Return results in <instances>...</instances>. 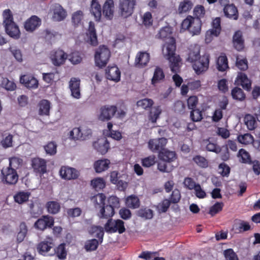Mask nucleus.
I'll use <instances>...</instances> for the list:
<instances>
[{
    "instance_id": "nucleus-1",
    "label": "nucleus",
    "mask_w": 260,
    "mask_h": 260,
    "mask_svg": "<svg viewBox=\"0 0 260 260\" xmlns=\"http://www.w3.org/2000/svg\"><path fill=\"white\" fill-rule=\"evenodd\" d=\"M172 30L170 27L165 26L160 29L156 35L158 39L165 40L169 39L162 48V52L165 57L169 61L170 67L174 72H177L179 70V62L181 61L179 55L175 53L176 46L175 38L171 37Z\"/></svg>"
},
{
    "instance_id": "nucleus-2",
    "label": "nucleus",
    "mask_w": 260,
    "mask_h": 260,
    "mask_svg": "<svg viewBox=\"0 0 260 260\" xmlns=\"http://www.w3.org/2000/svg\"><path fill=\"white\" fill-rule=\"evenodd\" d=\"M186 60L192 63L193 70L199 75L208 69L210 55L208 54H205L201 56L200 46L194 45L189 48Z\"/></svg>"
},
{
    "instance_id": "nucleus-3",
    "label": "nucleus",
    "mask_w": 260,
    "mask_h": 260,
    "mask_svg": "<svg viewBox=\"0 0 260 260\" xmlns=\"http://www.w3.org/2000/svg\"><path fill=\"white\" fill-rule=\"evenodd\" d=\"M111 57V52L105 45H100L95 51L94 55L95 66L100 69L105 67Z\"/></svg>"
},
{
    "instance_id": "nucleus-4",
    "label": "nucleus",
    "mask_w": 260,
    "mask_h": 260,
    "mask_svg": "<svg viewBox=\"0 0 260 260\" xmlns=\"http://www.w3.org/2000/svg\"><path fill=\"white\" fill-rule=\"evenodd\" d=\"M201 20L196 19L191 15H188L181 23V28L188 30L192 36L199 35L202 27Z\"/></svg>"
},
{
    "instance_id": "nucleus-5",
    "label": "nucleus",
    "mask_w": 260,
    "mask_h": 260,
    "mask_svg": "<svg viewBox=\"0 0 260 260\" xmlns=\"http://www.w3.org/2000/svg\"><path fill=\"white\" fill-rule=\"evenodd\" d=\"M106 196L104 193H98L94 197V201L97 205H101V209L98 213L100 218L109 219L112 217L114 213V210L108 205L105 206Z\"/></svg>"
},
{
    "instance_id": "nucleus-6",
    "label": "nucleus",
    "mask_w": 260,
    "mask_h": 260,
    "mask_svg": "<svg viewBox=\"0 0 260 260\" xmlns=\"http://www.w3.org/2000/svg\"><path fill=\"white\" fill-rule=\"evenodd\" d=\"M136 5V0H119L118 5L119 15L125 18L131 16Z\"/></svg>"
},
{
    "instance_id": "nucleus-7",
    "label": "nucleus",
    "mask_w": 260,
    "mask_h": 260,
    "mask_svg": "<svg viewBox=\"0 0 260 260\" xmlns=\"http://www.w3.org/2000/svg\"><path fill=\"white\" fill-rule=\"evenodd\" d=\"M18 174L17 171L7 167H4L1 170V178L2 182L8 185H15L18 180Z\"/></svg>"
},
{
    "instance_id": "nucleus-8",
    "label": "nucleus",
    "mask_w": 260,
    "mask_h": 260,
    "mask_svg": "<svg viewBox=\"0 0 260 260\" xmlns=\"http://www.w3.org/2000/svg\"><path fill=\"white\" fill-rule=\"evenodd\" d=\"M117 108L114 105H105L100 108L98 119L102 121L111 120L116 114Z\"/></svg>"
},
{
    "instance_id": "nucleus-9",
    "label": "nucleus",
    "mask_w": 260,
    "mask_h": 260,
    "mask_svg": "<svg viewBox=\"0 0 260 260\" xmlns=\"http://www.w3.org/2000/svg\"><path fill=\"white\" fill-rule=\"evenodd\" d=\"M54 223V219L49 215H43L39 218L34 224L35 228L43 231L47 228H52Z\"/></svg>"
},
{
    "instance_id": "nucleus-10",
    "label": "nucleus",
    "mask_w": 260,
    "mask_h": 260,
    "mask_svg": "<svg viewBox=\"0 0 260 260\" xmlns=\"http://www.w3.org/2000/svg\"><path fill=\"white\" fill-rule=\"evenodd\" d=\"M31 166L36 174L43 175L47 172V161L44 159L40 157L33 158L31 160Z\"/></svg>"
},
{
    "instance_id": "nucleus-11",
    "label": "nucleus",
    "mask_w": 260,
    "mask_h": 260,
    "mask_svg": "<svg viewBox=\"0 0 260 260\" xmlns=\"http://www.w3.org/2000/svg\"><path fill=\"white\" fill-rule=\"evenodd\" d=\"M67 58V54L61 49L53 50L50 54V59L55 66L58 67L63 64Z\"/></svg>"
},
{
    "instance_id": "nucleus-12",
    "label": "nucleus",
    "mask_w": 260,
    "mask_h": 260,
    "mask_svg": "<svg viewBox=\"0 0 260 260\" xmlns=\"http://www.w3.org/2000/svg\"><path fill=\"white\" fill-rule=\"evenodd\" d=\"M59 174L62 179L67 180L76 179L80 175L77 170L69 166H62L59 170Z\"/></svg>"
},
{
    "instance_id": "nucleus-13",
    "label": "nucleus",
    "mask_w": 260,
    "mask_h": 260,
    "mask_svg": "<svg viewBox=\"0 0 260 260\" xmlns=\"http://www.w3.org/2000/svg\"><path fill=\"white\" fill-rule=\"evenodd\" d=\"M168 140L164 137L150 139L148 142V147L153 152H158L165 149Z\"/></svg>"
},
{
    "instance_id": "nucleus-14",
    "label": "nucleus",
    "mask_w": 260,
    "mask_h": 260,
    "mask_svg": "<svg viewBox=\"0 0 260 260\" xmlns=\"http://www.w3.org/2000/svg\"><path fill=\"white\" fill-rule=\"evenodd\" d=\"M212 28L208 30L206 34V40L210 39L212 37H218L221 30V19L220 17H216L212 22Z\"/></svg>"
},
{
    "instance_id": "nucleus-15",
    "label": "nucleus",
    "mask_w": 260,
    "mask_h": 260,
    "mask_svg": "<svg viewBox=\"0 0 260 260\" xmlns=\"http://www.w3.org/2000/svg\"><path fill=\"white\" fill-rule=\"evenodd\" d=\"M150 60V54L146 51L139 52L135 59V66L138 68H143L147 66Z\"/></svg>"
},
{
    "instance_id": "nucleus-16",
    "label": "nucleus",
    "mask_w": 260,
    "mask_h": 260,
    "mask_svg": "<svg viewBox=\"0 0 260 260\" xmlns=\"http://www.w3.org/2000/svg\"><path fill=\"white\" fill-rule=\"evenodd\" d=\"M41 19L36 15L31 16L24 23V28L27 31L32 32L41 24Z\"/></svg>"
},
{
    "instance_id": "nucleus-17",
    "label": "nucleus",
    "mask_w": 260,
    "mask_h": 260,
    "mask_svg": "<svg viewBox=\"0 0 260 260\" xmlns=\"http://www.w3.org/2000/svg\"><path fill=\"white\" fill-rule=\"evenodd\" d=\"M114 0H106L102 8V13L107 20H112L114 16Z\"/></svg>"
},
{
    "instance_id": "nucleus-18",
    "label": "nucleus",
    "mask_w": 260,
    "mask_h": 260,
    "mask_svg": "<svg viewBox=\"0 0 260 260\" xmlns=\"http://www.w3.org/2000/svg\"><path fill=\"white\" fill-rule=\"evenodd\" d=\"M69 88L71 91V95L75 99L81 98L80 80L79 79L73 77L69 82Z\"/></svg>"
},
{
    "instance_id": "nucleus-19",
    "label": "nucleus",
    "mask_w": 260,
    "mask_h": 260,
    "mask_svg": "<svg viewBox=\"0 0 260 260\" xmlns=\"http://www.w3.org/2000/svg\"><path fill=\"white\" fill-rule=\"evenodd\" d=\"M106 76L107 79L118 82L120 79L121 73L116 66H108L106 70Z\"/></svg>"
},
{
    "instance_id": "nucleus-20",
    "label": "nucleus",
    "mask_w": 260,
    "mask_h": 260,
    "mask_svg": "<svg viewBox=\"0 0 260 260\" xmlns=\"http://www.w3.org/2000/svg\"><path fill=\"white\" fill-rule=\"evenodd\" d=\"M93 146L97 152L103 155L106 154L109 149V143L106 139L103 138L94 142Z\"/></svg>"
},
{
    "instance_id": "nucleus-21",
    "label": "nucleus",
    "mask_w": 260,
    "mask_h": 260,
    "mask_svg": "<svg viewBox=\"0 0 260 260\" xmlns=\"http://www.w3.org/2000/svg\"><path fill=\"white\" fill-rule=\"evenodd\" d=\"M233 229L236 233L239 234L249 231L251 229V226L247 221L236 219L234 220Z\"/></svg>"
},
{
    "instance_id": "nucleus-22",
    "label": "nucleus",
    "mask_w": 260,
    "mask_h": 260,
    "mask_svg": "<svg viewBox=\"0 0 260 260\" xmlns=\"http://www.w3.org/2000/svg\"><path fill=\"white\" fill-rule=\"evenodd\" d=\"M236 82L237 85H241L244 89L247 91H250L251 88V81L244 73L240 72L238 74Z\"/></svg>"
},
{
    "instance_id": "nucleus-23",
    "label": "nucleus",
    "mask_w": 260,
    "mask_h": 260,
    "mask_svg": "<svg viewBox=\"0 0 260 260\" xmlns=\"http://www.w3.org/2000/svg\"><path fill=\"white\" fill-rule=\"evenodd\" d=\"M203 145L205 146L206 150L213 152L216 154L219 153L221 151V148L217 142L211 138L204 140Z\"/></svg>"
},
{
    "instance_id": "nucleus-24",
    "label": "nucleus",
    "mask_w": 260,
    "mask_h": 260,
    "mask_svg": "<svg viewBox=\"0 0 260 260\" xmlns=\"http://www.w3.org/2000/svg\"><path fill=\"white\" fill-rule=\"evenodd\" d=\"M6 33L11 38L18 39L20 37V31L18 25L14 22L4 26Z\"/></svg>"
},
{
    "instance_id": "nucleus-25",
    "label": "nucleus",
    "mask_w": 260,
    "mask_h": 260,
    "mask_svg": "<svg viewBox=\"0 0 260 260\" xmlns=\"http://www.w3.org/2000/svg\"><path fill=\"white\" fill-rule=\"evenodd\" d=\"M20 81L27 88H36L38 86V81L34 77L29 75L21 76Z\"/></svg>"
},
{
    "instance_id": "nucleus-26",
    "label": "nucleus",
    "mask_w": 260,
    "mask_h": 260,
    "mask_svg": "<svg viewBox=\"0 0 260 260\" xmlns=\"http://www.w3.org/2000/svg\"><path fill=\"white\" fill-rule=\"evenodd\" d=\"M233 43L234 48L240 51L244 47V40L243 37L242 32L240 30H237L233 37Z\"/></svg>"
},
{
    "instance_id": "nucleus-27",
    "label": "nucleus",
    "mask_w": 260,
    "mask_h": 260,
    "mask_svg": "<svg viewBox=\"0 0 260 260\" xmlns=\"http://www.w3.org/2000/svg\"><path fill=\"white\" fill-rule=\"evenodd\" d=\"M223 13L225 16L230 19L237 20L238 18V12L237 7L233 4L229 3L224 6Z\"/></svg>"
},
{
    "instance_id": "nucleus-28",
    "label": "nucleus",
    "mask_w": 260,
    "mask_h": 260,
    "mask_svg": "<svg viewBox=\"0 0 260 260\" xmlns=\"http://www.w3.org/2000/svg\"><path fill=\"white\" fill-rule=\"evenodd\" d=\"M90 12L94 17L96 21H100L102 17V10L101 5L97 0H92L90 6Z\"/></svg>"
},
{
    "instance_id": "nucleus-29",
    "label": "nucleus",
    "mask_w": 260,
    "mask_h": 260,
    "mask_svg": "<svg viewBox=\"0 0 260 260\" xmlns=\"http://www.w3.org/2000/svg\"><path fill=\"white\" fill-rule=\"evenodd\" d=\"M53 18L57 21L63 20L67 16V12L59 4H55L53 8Z\"/></svg>"
},
{
    "instance_id": "nucleus-30",
    "label": "nucleus",
    "mask_w": 260,
    "mask_h": 260,
    "mask_svg": "<svg viewBox=\"0 0 260 260\" xmlns=\"http://www.w3.org/2000/svg\"><path fill=\"white\" fill-rule=\"evenodd\" d=\"M158 157L161 160L171 162L176 158V154L174 151H169L165 149L159 152L158 153Z\"/></svg>"
},
{
    "instance_id": "nucleus-31",
    "label": "nucleus",
    "mask_w": 260,
    "mask_h": 260,
    "mask_svg": "<svg viewBox=\"0 0 260 260\" xmlns=\"http://www.w3.org/2000/svg\"><path fill=\"white\" fill-rule=\"evenodd\" d=\"M237 157L241 163L249 165L252 164V160L251 156L249 152L246 151L245 149H240L237 154Z\"/></svg>"
},
{
    "instance_id": "nucleus-32",
    "label": "nucleus",
    "mask_w": 260,
    "mask_h": 260,
    "mask_svg": "<svg viewBox=\"0 0 260 260\" xmlns=\"http://www.w3.org/2000/svg\"><path fill=\"white\" fill-rule=\"evenodd\" d=\"M110 161L108 159H100L94 163V168L97 173L105 171L109 167Z\"/></svg>"
},
{
    "instance_id": "nucleus-33",
    "label": "nucleus",
    "mask_w": 260,
    "mask_h": 260,
    "mask_svg": "<svg viewBox=\"0 0 260 260\" xmlns=\"http://www.w3.org/2000/svg\"><path fill=\"white\" fill-rule=\"evenodd\" d=\"M217 69L219 71L224 72L229 68L228 60L224 53H221L216 61Z\"/></svg>"
},
{
    "instance_id": "nucleus-34",
    "label": "nucleus",
    "mask_w": 260,
    "mask_h": 260,
    "mask_svg": "<svg viewBox=\"0 0 260 260\" xmlns=\"http://www.w3.org/2000/svg\"><path fill=\"white\" fill-rule=\"evenodd\" d=\"M87 36L88 37L90 44L93 46L98 45V41L97 39L96 30L94 28V24H92L91 22H90L89 23Z\"/></svg>"
},
{
    "instance_id": "nucleus-35",
    "label": "nucleus",
    "mask_w": 260,
    "mask_h": 260,
    "mask_svg": "<svg viewBox=\"0 0 260 260\" xmlns=\"http://www.w3.org/2000/svg\"><path fill=\"white\" fill-rule=\"evenodd\" d=\"M125 204L127 207L129 208L137 209L140 207V201L137 196L131 195L126 198Z\"/></svg>"
},
{
    "instance_id": "nucleus-36",
    "label": "nucleus",
    "mask_w": 260,
    "mask_h": 260,
    "mask_svg": "<svg viewBox=\"0 0 260 260\" xmlns=\"http://www.w3.org/2000/svg\"><path fill=\"white\" fill-rule=\"evenodd\" d=\"M165 77V75L163 70L159 67H156L151 80L152 84L155 85L156 84L159 83L164 79Z\"/></svg>"
},
{
    "instance_id": "nucleus-37",
    "label": "nucleus",
    "mask_w": 260,
    "mask_h": 260,
    "mask_svg": "<svg viewBox=\"0 0 260 260\" xmlns=\"http://www.w3.org/2000/svg\"><path fill=\"white\" fill-rule=\"evenodd\" d=\"M39 113L40 115H49L50 103L47 100H42L39 103Z\"/></svg>"
},
{
    "instance_id": "nucleus-38",
    "label": "nucleus",
    "mask_w": 260,
    "mask_h": 260,
    "mask_svg": "<svg viewBox=\"0 0 260 260\" xmlns=\"http://www.w3.org/2000/svg\"><path fill=\"white\" fill-rule=\"evenodd\" d=\"M27 227L24 222H21L19 225V231L17 233L16 237V242L20 243L25 239L27 233Z\"/></svg>"
},
{
    "instance_id": "nucleus-39",
    "label": "nucleus",
    "mask_w": 260,
    "mask_h": 260,
    "mask_svg": "<svg viewBox=\"0 0 260 260\" xmlns=\"http://www.w3.org/2000/svg\"><path fill=\"white\" fill-rule=\"evenodd\" d=\"M65 243H61L55 249V254L60 260H64L67 258V250Z\"/></svg>"
},
{
    "instance_id": "nucleus-40",
    "label": "nucleus",
    "mask_w": 260,
    "mask_h": 260,
    "mask_svg": "<svg viewBox=\"0 0 260 260\" xmlns=\"http://www.w3.org/2000/svg\"><path fill=\"white\" fill-rule=\"evenodd\" d=\"M47 211L52 214L58 213L60 210V205L56 201H49L46 203Z\"/></svg>"
},
{
    "instance_id": "nucleus-41",
    "label": "nucleus",
    "mask_w": 260,
    "mask_h": 260,
    "mask_svg": "<svg viewBox=\"0 0 260 260\" xmlns=\"http://www.w3.org/2000/svg\"><path fill=\"white\" fill-rule=\"evenodd\" d=\"M253 136L249 133H246L243 135H239L237 136L238 141L245 145H249L253 142Z\"/></svg>"
},
{
    "instance_id": "nucleus-42",
    "label": "nucleus",
    "mask_w": 260,
    "mask_h": 260,
    "mask_svg": "<svg viewBox=\"0 0 260 260\" xmlns=\"http://www.w3.org/2000/svg\"><path fill=\"white\" fill-rule=\"evenodd\" d=\"M89 233L92 235H94L95 237L98 238L100 243L103 242L104 232L102 227L100 226H92L90 228Z\"/></svg>"
},
{
    "instance_id": "nucleus-43",
    "label": "nucleus",
    "mask_w": 260,
    "mask_h": 260,
    "mask_svg": "<svg viewBox=\"0 0 260 260\" xmlns=\"http://www.w3.org/2000/svg\"><path fill=\"white\" fill-rule=\"evenodd\" d=\"M137 215L145 219H150L153 216V212L150 209L141 208L137 211Z\"/></svg>"
},
{
    "instance_id": "nucleus-44",
    "label": "nucleus",
    "mask_w": 260,
    "mask_h": 260,
    "mask_svg": "<svg viewBox=\"0 0 260 260\" xmlns=\"http://www.w3.org/2000/svg\"><path fill=\"white\" fill-rule=\"evenodd\" d=\"M69 138L74 140H85L83 136V132L80 127H75L70 131Z\"/></svg>"
},
{
    "instance_id": "nucleus-45",
    "label": "nucleus",
    "mask_w": 260,
    "mask_h": 260,
    "mask_svg": "<svg viewBox=\"0 0 260 260\" xmlns=\"http://www.w3.org/2000/svg\"><path fill=\"white\" fill-rule=\"evenodd\" d=\"M22 163V158L16 156L11 157L9 158V166L8 167L16 171L21 167Z\"/></svg>"
},
{
    "instance_id": "nucleus-46",
    "label": "nucleus",
    "mask_w": 260,
    "mask_h": 260,
    "mask_svg": "<svg viewBox=\"0 0 260 260\" xmlns=\"http://www.w3.org/2000/svg\"><path fill=\"white\" fill-rule=\"evenodd\" d=\"M231 95L233 99L239 101L244 100L246 98L242 89L238 87H235L232 90Z\"/></svg>"
},
{
    "instance_id": "nucleus-47",
    "label": "nucleus",
    "mask_w": 260,
    "mask_h": 260,
    "mask_svg": "<svg viewBox=\"0 0 260 260\" xmlns=\"http://www.w3.org/2000/svg\"><path fill=\"white\" fill-rule=\"evenodd\" d=\"M30 195L29 192L19 191L14 196V201L18 204H22L28 201Z\"/></svg>"
},
{
    "instance_id": "nucleus-48",
    "label": "nucleus",
    "mask_w": 260,
    "mask_h": 260,
    "mask_svg": "<svg viewBox=\"0 0 260 260\" xmlns=\"http://www.w3.org/2000/svg\"><path fill=\"white\" fill-rule=\"evenodd\" d=\"M161 113L160 106H155L151 109L149 114V119L152 123H155Z\"/></svg>"
},
{
    "instance_id": "nucleus-49",
    "label": "nucleus",
    "mask_w": 260,
    "mask_h": 260,
    "mask_svg": "<svg viewBox=\"0 0 260 260\" xmlns=\"http://www.w3.org/2000/svg\"><path fill=\"white\" fill-rule=\"evenodd\" d=\"M91 185L95 190L103 189L106 186V182L102 178H96L91 181Z\"/></svg>"
},
{
    "instance_id": "nucleus-50",
    "label": "nucleus",
    "mask_w": 260,
    "mask_h": 260,
    "mask_svg": "<svg viewBox=\"0 0 260 260\" xmlns=\"http://www.w3.org/2000/svg\"><path fill=\"white\" fill-rule=\"evenodd\" d=\"M193 7V3L190 0H184L181 2L178 7L179 13H185L191 9Z\"/></svg>"
},
{
    "instance_id": "nucleus-51",
    "label": "nucleus",
    "mask_w": 260,
    "mask_h": 260,
    "mask_svg": "<svg viewBox=\"0 0 260 260\" xmlns=\"http://www.w3.org/2000/svg\"><path fill=\"white\" fill-rule=\"evenodd\" d=\"M154 102L152 100L147 98L140 100L137 102L138 107H141L145 110H148L151 108Z\"/></svg>"
},
{
    "instance_id": "nucleus-52",
    "label": "nucleus",
    "mask_w": 260,
    "mask_h": 260,
    "mask_svg": "<svg viewBox=\"0 0 260 260\" xmlns=\"http://www.w3.org/2000/svg\"><path fill=\"white\" fill-rule=\"evenodd\" d=\"M244 120L248 129L252 131L255 129L256 121L253 116L250 114H247L244 117Z\"/></svg>"
},
{
    "instance_id": "nucleus-53",
    "label": "nucleus",
    "mask_w": 260,
    "mask_h": 260,
    "mask_svg": "<svg viewBox=\"0 0 260 260\" xmlns=\"http://www.w3.org/2000/svg\"><path fill=\"white\" fill-rule=\"evenodd\" d=\"M37 250L39 253L42 255H45V253L50 251L51 246L48 244L47 241H42L37 245Z\"/></svg>"
},
{
    "instance_id": "nucleus-54",
    "label": "nucleus",
    "mask_w": 260,
    "mask_h": 260,
    "mask_svg": "<svg viewBox=\"0 0 260 260\" xmlns=\"http://www.w3.org/2000/svg\"><path fill=\"white\" fill-rule=\"evenodd\" d=\"M113 228H111L112 232H118L119 234H122L125 231V228L124 225V222L120 219L115 220V223Z\"/></svg>"
},
{
    "instance_id": "nucleus-55",
    "label": "nucleus",
    "mask_w": 260,
    "mask_h": 260,
    "mask_svg": "<svg viewBox=\"0 0 260 260\" xmlns=\"http://www.w3.org/2000/svg\"><path fill=\"white\" fill-rule=\"evenodd\" d=\"M99 245V241L95 239L88 240L84 246L87 251L95 250Z\"/></svg>"
},
{
    "instance_id": "nucleus-56",
    "label": "nucleus",
    "mask_w": 260,
    "mask_h": 260,
    "mask_svg": "<svg viewBox=\"0 0 260 260\" xmlns=\"http://www.w3.org/2000/svg\"><path fill=\"white\" fill-rule=\"evenodd\" d=\"M190 117L193 122L200 121L203 119L202 112L197 108L191 110Z\"/></svg>"
},
{
    "instance_id": "nucleus-57",
    "label": "nucleus",
    "mask_w": 260,
    "mask_h": 260,
    "mask_svg": "<svg viewBox=\"0 0 260 260\" xmlns=\"http://www.w3.org/2000/svg\"><path fill=\"white\" fill-rule=\"evenodd\" d=\"M44 147L46 153L50 155H53L56 153L57 145L54 142L48 143Z\"/></svg>"
},
{
    "instance_id": "nucleus-58",
    "label": "nucleus",
    "mask_w": 260,
    "mask_h": 260,
    "mask_svg": "<svg viewBox=\"0 0 260 260\" xmlns=\"http://www.w3.org/2000/svg\"><path fill=\"white\" fill-rule=\"evenodd\" d=\"M193 161L200 167L206 168L208 166V162L207 160L203 156L198 155L193 158Z\"/></svg>"
},
{
    "instance_id": "nucleus-59",
    "label": "nucleus",
    "mask_w": 260,
    "mask_h": 260,
    "mask_svg": "<svg viewBox=\"0 0 260 260\" xmlns=\"http://www.w3.org/2000/svg\"><path fill=\"white\" fill-rule=\"evenodd\" d=\"M3 17L4 26L14 22L13 15L10 9H6L3 11Z\"/></svg>"
},
{
    "instance_id": "nucleus-60",
    "label": "nucleus",
    "mask_w": 260,
    "mask_h": 260,
    "mask_svg": "<svg viewBox=\"0 0 260 260\" xmlns=\"http://www.w3.org/2000/svg\"><path fill=\"white\" fill-rule=\"evenodd\" d=\"M193 14L195 16V18L200 19L204 17L205 14V8L202 5H197L193 9Z\"/></svg>"
},
{
    "instance_id": "nucleus-61",
    "label": "nucleus",
    "mask_w": 260,
    "mask_h": 260,
    "mask_svg": "<svg viewBox=\"0 0 260 260\" xmlns=\"http://www.w3.org/2000/svg\"><path fill=\"white\" fill-rule=\"evenodd\" d=\"M143 24L146 27L151 26L153 24L152 14L150 12H145L142 17Z\"/></svg>"
},
{
    "instance_id": "nucleus-62",
    "label": "nucleus",
    "mask_w": 260,
    "mask_h": 260,
    "mask_svg": "<svg viewBox=\"0 0 260 260\" xmlns=\"http://www.w3.org/2000/svg\"><path fill=\"white\" fill-rule=\"evenodd\" d=\"M184 186L189 189H194L198 183H196L193 179L190 177H185L183 182Z\"/></svg>"
},
{
    "instance_id": "nucleus-63",
    "label": "nucleus",
    "mask_w": 260,
    "mask_h": 260,
    "mask_svg": "<svg viewBox=\"0 0 260 260\" xmlns=\"http://www.w3.org/2000/svg\"><path fill=\"white\" fill-rule=\"evenodd\" d=\"M83 12L79 10L75 12L72 15V21L74 25H78L83 18Z\"/></svg>"
},
{
    "instance_id": "nucleus-64",
    "label": "nucleus",
    "mask_w": 260,
    "mask_h": 260,
    "mask_svg": "<svg viewBox=\"0 0 260 260\" xmlns=\"http://www.w3.org/2000/svg\"><path fill=\"white\" fill-rule=\"evenodd\" d=\"M224 255L226 260H239L233 249L230 248L224 250Z\"/></svg>"
}]
</instances>
